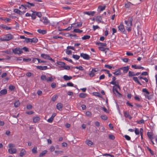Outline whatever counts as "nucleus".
Here are the masks:
<instances>
[{
  "mask_svg": "<svg viewBox=\"0 0 157 157\" xmlns=\"http://www.w3.org/2000/svg\"><path fill=\"white\" fill-rule=\"evenodd\" d=\"M147 135L149 139H153V137L152 136L153 134L152 132H147Z\"/></svg>",
  "mask_w": 157,
  "mask_h": 157,
  "instance_id": "nucleus-17",
  "label": "nucleus"
},
{
  "mask_svg": "<svg viewBox=\"0 0 157 157\" xmlns=\"http://www.w3.org/2000/svg\"><path fill=\"white\" fill-rule=\"evenodd\" d=\"M95 12L94 11H85L83 12L84 14H86L88 15L93 16L94 15Z\"/></svg>",
  "mask_w": 157,
  "mask_h": 157,
  "instance_id": "nucleus-9",
  "label": "nucleus"
},
{
  "mask_svg": "<svg viewBox=\"0 0 157 157\" xmlns=\"http://www.w3.org/2000/svg\"><path fill=\"white\" fill-rule=\"evenodd\" d=\"M136 122L139 124H144V121L143 119H141L140 121H137Z\"/></svg>",
  "mask_w": 157,
  "mask_h": 157,
  "instance_id": "nucleus-46",
  "label": "nucleus"
},
{
  "mask_svg": "<svg viewBox=\"0 0 157 157\" xmlns=\"http://www.w3.org/2000/svg\"><path fill=\"white\" fill-rule=\"evenodd\" d=\"M47 81L48 82H51L53 80V78L52 76L47 78Z\"/></svg>",
  "mask_w": 157,
  "mask_h": 157,
  "instance_id": "nucleus-45",
  "label": "nucleus"
},
{
  "mask_svg": "<svg viewBox=\"0 0 157 157\" xmlns=\"http://www.w3.org/2000/svg\"><path fill=\"white\" fill-rule=\"evenodd\" d=\"M31 11L33 13H35L36 16L39 17H40L42 16V14L41 12H37L35 11L31 10Z\"/></svg>",
  "mask_w": 157,
  "mask_h": 157,
  "instance_id": "nucleus-20",
  "label": "nucleus"
},
{
  "mask_svg": "<svg viewBox=\"0 0 157 157\" xmlns=\"http://www.w3.org/2000/svg\"><path fill=\"white\" fill-rule=\"evenodd\" d=\"M120 70H123V72L124 73H127L129 69L128 66L120 68Z\"/></svg>",
  "mask_w": 157,
  "mask_h": 157,
  "instance_id": "nucleus-10",
  "label": "nucleus"
},
{
  "mask_svg": "<svg viewBox=\"0 0 157 157\" xmlns=\"http://www.w3.org/2000/svg\"><path fill=\"white\" fill-rule=\"evenodd\" d=\"M118 30L123 33L124 34H125V31L124 27V26L122 24H121L118 26Z\"/></svg>",
  "mask_w": 157,
  "mask_h": 157,
  "instance_id": "nucleus-3",
  "label": "nucleus"
},
{
  "mask_svg": "<svg viewBox=\"0 0 157 157\" xmlns=\"http://www.w3.org/2000/svg\"><path fill=\"white\" fill-rule=\"evenodd\" d=\"M14 12L18 14H19L20 15H22V12L21 11L17 9H15L14 10Z\"/></svg>",
  "mask_w": 157,
  "mask_h": 157,
  "instance_id": "nucleus-25",
  "label": "nucleus"
},
{
  "mask_svg": "<svg viewBox=\"0 0 157 157\" xmlns=\"http://www.w3.org/2000/svg\"><path fill=\"white\" fill-rule=\"evenodd\" d=\"M57 97H58V96L56 95L53 96L52 97V101H56V100Z\"/></svg>",
  "mask_w": 157,
  "mask_h": 157,
  "instance_id": "nucleus-60",
  "label": "nucleus"
},
{
  "mask_svg": "<svg viewBox=\"0 0 157 157\" xmlns=\"http://www.w3.org/2000/svg\"><path fill=\"white\" fill-rule=\"evenodd\" d=\"M133 20V17H129L128 20L127 21H128L130 22V24L129 25V26H132V21Z\"/></svg>",
  "mask_w": 157,
  "mask_h": 157,
  "instance_id": "nucleus-22",
  "label": "nucleus"
},
{
  "mask_svg": "<svg viewBox=\"0 0 157 157\" xmlns=\"http://www.w3.org/2000/svg\"><path fill=\"white\" fill-rule=\"evenodd\" d=\"M56 86V83L55 82H53L51 84V87L53 88H55Z\"/></svg>",
  "mask_w": 157,
  "mask_h": 157,
  "instance_id": "nucleus-61",
  "label": "nucleus"
},
{
  "mask_svg": "<svg viewBox=\"0 0 157 157\" xmlns=\"http://www.w3.org/2000/svg\"><path fill=\"white\" fill-rule=\"evenodd\" d=\"M113 74L116 75H121V71L120 68L118 69L116 71L113 73Z\"/></svg>",
  "mask_w": 157,
  "mask_h": 157,
  "instance_id": "nucleus-24",
  "label": "nucleus"
},
{
  "mask_svg": "<svg viewBox=\"0 0 157 157\" xmlns=\"http://www.w3.org/2000/svg\"><path fill=\"white\" fill-rule=\"evenodd\" d=\"M31 17L32 19L34 20L36 18V15L35 13H33L31 15Z\"/></svg>",
  "mask_w": 157,
  "mask_h": 157,
  "instance_id": "nucleus-47",
  "label": "nucleus"
},
{
  "mask_svg": "<svg viewBox=\"0 0 157 157\" xmlns=\"http://www.w3.org/2000/svg\"><path fill=\"white\" fill-rule=\"evenodd\" d=\"M90 38V36L89 35H85L82 38L83 40H85L89 39Z\"/></svg>",
  "mask_w": 157,
  "mask_h": 157,
  "instance_id": "nucleus-35",
  "label": "nucleus"
},
{
  "mask_svg": "<svg viewBox=\"0 0 157 157\" xmlns=\"http://www.w3.org/2000/svg\"><path fill=\"white\" fill-rule=\"evenodd\" d=\"M9 88L10 90L12 91L14 90L15 87L14 86L11 85L9 86Z\"/></svg>",
  "mask_w": 157,
  "mask_h": 157,
  "instance_id": "nucleus-51",
  "label": "nucleus"
},
{
  "mask_svg": "<svg viewBox=\"0 0 157 157\" xmlns=\"http://www.w3.org/2000/svg\"><path fill=\"white\" fill-rule=\"evenodd\" d=\"M37 69H40L41 70H45L48 69L47 66H38L36 67Z\"/></svg>",
  "mask_w": 157,
  "mask_h": 157,
  "instance_id": "nucleus-6",
  "label": "nucleus"
},
{
  "mask_svg": "<svg viewBox=\"0 0 157 157\" xmlns=\"http://www.w3.org/2000/svg\"><path fill=\"white\" fill-rule=\"evenodd\" d=\"M72 77L71 76H68L67 75H65L63 77V79L66 81L69 80L72 78Z\"/></svg>",
  "mask_w": 157,
  "mask_h": 157,
  "instance_id": "nucleus-18",
  "label": "nucleus"
},
{
  "mask_svg": "<svg viewBox=\"0 0 157 157\" xmlns=\"http://www.w3.org/2000/svg\"><path fill=\"white\" fill-rule=\"evenodd\" d=\"M63 67L64 68V69L67 70H69L70 68V67L69 66H66L65 65L64 66H62L61 67Z\"/></svg>",
  "mask_w": 157,
  "mask_h": 157,
  "instance_id": "nucleus-53",
  "label": "nucleus"
},
{
  "mask_svg": "<svg viewBox=\"0 0 157 157\" xmlns=\"http://www.w3.org/2000/svg\"><path fill=\"white\" fill-rule=\"evenodd\" d=\"M37 31L39 33L42 34H45L46 33L47 31L45 30H42L41 29H39L37 30Z\"/></svg>",
  "mask_w": 157,
  "mask_h": 157,
  "instance_id": "nucleus-19",
  "label": "nucleus"
},
{
  "mask_svg": "<svg viewBox=\"0 0 157 157\" xmlns=\"http://www.w3.org/2000/svg\"><path fill=\"white\" fill-rule=\"evenodd\" d=\"M37 147H34L33 148L32 150V152L34 154H36L37 153Z\"/></svg>",
  "mask_w": 157,
  "mask_h": 157,
  "instance_id": "nucleus-34",
  "label": "nucleus"
},
{
  "mask_svg": "<svg viewBox=\"0 0 157 157\" xmlns=\"http://www.w3.org/2000/svg\"><path fill=\"white\" fill-rule=\"evenodd\" d=\"M135 132L136 135H138L140 134V131L139 129L136 128H135Z\"/></svg>",
  "mask_w": 157,
  "mask_h": 157,
  "instance_id": "nucleus-54",
  "label": "nucleus"
},
{
  "mask_svg": "<svg viewBox=\"0 0 157 157\" xmlns=\"http://www.w3.org/2000/svg\"><path fill=\"white\" fill-rule=\"evenodd\" d=\"M13 52L15 54L20 55L23 53L22 49L19 47H16L12 49Z\"/></svg>",
  "mask_w": 157,
  "mask_h": 157,
  "instance_id": "nucleus-1",
  "label": "nucleus"
},
{
  "mask_svg": "<svg viewBox=\"0 0 157 157\" xmlns=\"http://www.w3.org/2000/svg\"><path fill=\"white\" fill-rule=\"evenodd\" d=\"M86 144L89 146H91L93 144L92 142L90 140H87L86 141Z\"/></svg>",
  "mask_w": 157,
  "mask_h": 157,
  "instance_id": "nucleus-39",
  "label": "nucleus"
},
{
  "mask_svg": "<svg viewBox=\"0 0 157 157\" xmlns=\"http://www.w3.org/2000/svg\"><path fill=\"white\" fill-rule=\"evenodd\" d=\"M142 91L144 93V94L145 97H146V96H147V95H148L150 94V93L146 88L143 89Z\"/></svg>",
  "mask_w": 157,
  "mask_h": 157,
  "instance_id": "nucleus-13",
  "label": "nucleus"
},
{
  "mask_svg": "<svg viewBox=\"0 0 157 157\" xmlns=\"http://www.w3.org/2000/svg\"><path fill=\"white\" fill-rule=\"evenodd\" d=\"M132 67L134 68L135 69H144V68L140 66H137L136 65H132Z\"/></svg>",
  "mask_w": 157,
  "mask_h": 157,
  "instance_id": "nucleus-14",
  "label": "nucleus"
},
{
  "mask_svg": "<svg viewBox=\"0 0 157 157\" xmlns=\"http://www.w3.org/2000/svg\"><path fill=\"white\" fill-rule=\"evenodd\" d=\"M115 137L114 136L112 135H109V138L110 139L113 140L115 139Z\"/></svg>",
  "mask_w": 157,
  "mask_h": 157,
  "instance_id": "nucleus-56",
  "label": "nucleus"
},
{
  "mask_svg": "<svg viewBox=\"0 0 157 157\" xmlns=\"http://www.w3.org/2000/svg\"><path fill=\"white\" fill-rule=\"evenodd\" d=\"M41 21H42L43 23L46 25L48 24V23H49V21L46 18V17L45 18H44L43 19L40 20Z\"/></svg>",
  "mask_w": 157,
  "mask_h": 157,
  "instance_id": "nucleus-15",
  "label": "nucleus"
},
{
  "mask_svg": "<svg viewBox=\"0 0 157 157\" xmlns=\"http://www.w3.org/2000/svg\"><path fill=\"white\" fill-rule=\"evenodd\" d=\"M30 42L31 43H36L38 41V39L36 37H34L33 38L31 39Z\"/></svg>",
  "mask_w": 157,
  "mask_h": 157,
  "instance_id": "nucleus-28",
  "label": "nucleus"
},
{
  "mask_svg": "<svg viewBox=\"0 0 157 157\" xmlns=\"http://www.w3.org/2000/svg\"><path fill=\"white\" fill-rule=\"evenodd\" d=\"M67 86H74V84L71 82H69L67 83Z\"/></svg>",
  "mask_w": 157,
  "mask_h": 157,
  "instance_id": "nucleus-63",
  "label": "nucleus"
},
{
  "mask_svg": "<svg viewBox=\"0 0 157 157\" xmlns=\"http://www.w3.org/2000/svg\"><path fill=\"white\" fill-rule=\"evenodd\" d=\"M21 49H22V50H23L25 52H29V48L26 47H24L23 48H21Z\"/></svg>",
  "mask_w": 157,
  "mask_h": 157,
  "instance_id": "nucleus-42",
  "label": "nucleus"
},
{
  "mask_svg": "<svg viewBox=\"0 0 157 157\" xmlns=\"http://www.w3.org/2000/svg\"><path fill=\"white\" fill-rule=\"evenodd\" d=\"M47 152V151L46 150L43 151L39 155V157L43 156L46 154Z\"/></svg>",
  "mask_w": 157,
  "mask_h": 157,
  "instance_id": "nucleus-29",
  "label": "nucleus"
},
{
  "mask_svg": "<svg viewBox=\"0 0 157 157\" xmlns=\"http://www.w3.org/2000/svg\"><path fill=\"white\" fill-rule=\"evenodd\" d=\"M41 56L43 58L48 59V58L49 57V55L48 54L42 53L41 55Z\"/></svg>",
  "mask_w": 157,
  "mask_h": 157,
  "instance_id": "nucleus-23",
  "label": "nucleus"
},
{
  "mask_svg": "<svg viewBox=\"0 0 157 157\" xmlns=\"http://www.w3.org/2000/svg\"><path fill=\"white\" fill-rule=\"evenodd\" d=\"M26 153V151L25 149H22L20 151V156L21 157H22L25 155Z\"/></svg>",
  "mask_w": 157,
  "mask_h": 157,
  "instance_id": "nucleus-16",
  "label": "nucleus"
},
{
  "mask_svg": "<svg viewBox=\"0 0 157 157\" xmlns=\"http://www.w3.org/2000/svg\"><path fill=\"white\" fill-rule=\"evenodd\" d=\"M73 32L76 33H81L82 32V30H80L79 29H75L74 30Z\"/></svg>",
  "mask_w": 157,
  "mask_h": 157,
  "instance_id": "nucleus-38",
  "label": "nucleus"
},
{
  "mask_svg": "<svg viewBox=\"0 0 157 157\" xmlns=\"http://www.w3.org/2000/svg\"><path fill=\"white\" fill-rule=\"evenodd\" d=\"M7 93V90L6 89H3L0 91V96L6 94Z\"/></svg>",
  "mask_w": 157,
  "mask_h": 157,
  "instance_id": "nucleus-11",
  "label": "nucleus"
},
{
  "mask_svg": "<svg viewBox=\"0 0 157 157\" xmlns=\"http://www.w3.org/2000/svg\"><path fill=\"white\" fill-rule=\"evenodd\" d=\"M116 79V78L115 77L113 76V78H112V81L110 82V84H115L116 83H118V82L116 81H115V80Z\"/></svg>",
  "mask_w": 157,
  "mask_h": 157,
  "instance_id": "nucleus-27",
  "label": "nucleus"
},
{
  "mask_svg": "<svg viewBox=\"0 0 157 157\" xmlns=\"http://www.w3.org/2000/svg\"><path fill=\"white\" fill-rule=\"evenodd\" d=\"M75 68H76L78 69L79 70H80L81 71L84 70L83 67L82 66H78V67H76Z\"/></svg>",
  "mask_w": 157,
  "mask_h": 157,
  "instance_id": "nucleus-57",
  "label": "nucleus"
},
{
  "mask_svg": "<svg viewBox=\"0 0 157 157\" xmlns=\"http://www.w3.org/2000/svg\"><path fill=\"white\" fill-rule=\"evenodd\" d=\"M86 115L89 117H91V113L90 111H88L86 112Z\"/></svg>",
  "mask_w": 157,
  "mask_h": 157,
  "instance_id": "nucleus-48",
  "label": "nucleus"
},
{
  "mask_svg": "<svg viewBox=\"0 0 157 157\" xmlns=\"http://www.w3.org/2000/svg\"><path fill=\"white\" fill-rule=\"evenodd\" d=\"M133 80L136 82H137L138 84L141 85V84L140 83V81L138 80V78L136 77H133Z\"/></svg>",
  "mask_w": 157,
  "mask_h": 157,
  "instance_id": "nucleus-30",
  "label": "nucleus"
},
{
  "mask_svg": "<svg viewBox=\"0 0 157 157\" xmlns=\"http://www.w3.org/2000/svg\"><path fill=\"white\" fill-rule=\"evenodd\" d=\"M19 115V114H18L17 116L13 115L12 116V117H13L15 118H17V119H15V120L14 121H12L13 123H12V124H14L15 123H16V122H17L18 121V119H17V117Z\"/></svg>",
  "mask_w": 157,
  "mask_h": 157,
  "instance_id": "nucleus-26",
  "label": "nucleus"
},
{
  "mask_svg": "<svg viewBox=\"0 0 157 157\" xmlns=\"http://www.w3.org/2000/svg\"><path fill=\"white\" fill-rule=\"evenodd\" d=\"M95 20L96 21L98 22V23L101 22V21L102 20L101 16H97Z\"/></svg>",
  "mask_w": 157,
  "mask_h": 157,
  "instance_id": "nucleus-21",
  "label": "nucleus"
},
{
  "mask_svg": "<svg viewBox=\"0 0 157 157\" xmlns=\"http://www.w3.org/2000/svg\"><path fill=\"white\" fill-rule=\"evenodd\" d=\"M80 56L84 59L86 60H89L90 58V57L89 55L83 53H81Z\"/></svg>",
  "mask_w": 157,
  "mask_h": 157,
  "instance_id": "nucleus-4",
  "label": "nucleus"
},
{
  "mask_svg": "<svg viewBox=\"0 0 157 157\" xmlns=\"http://www.w3.org/2000/svg\"><path fill=\"white\" fill-rule=\"evenodd\" d=\"M135 76V74H134V73L133 71H129L128 72V76L129 77H131Z\"/></svg>",
  "mask_w": 157,
  "mask_h": 157,
  "instance_id": "nucleus-41",
  "label": "nucleus"
},
{
  "mask_svg": "<svg viewBox=\"0 0 157 157\" xmlns=\"http://www.w3.org/2000/svg\"><path fill=\"white\" fill-rule=\"evenodd\" d=\"M31 59L30 58L26 59L24 58L23 59V60L26 62H28L30 61H31Z\"/></svg>",
  "mask_w": 157,
  "mask_h": 157,
  "instance_id": "nucleus-62",
  "label": "nucleus"
},
{
  "mask_svg": "<svg viewBox=\"0 0 157 157\" xmlns=\"http://www.w3.org/2000/svg\"><path fill=\"white\" fill-rule=\"evenodd\" d=\"M57 63L58 64L61 65V66H64L65 65V63L64 62L61 61H57Z\"/></svg>",
  "mask_w": 157,
  "mask_h": 157,
  "instance_id": "nucleus-36",
  "label": "nucleus"
},
{
  "mask_svg": "<svg viewBox=\"0 0 157 157\" xmlns=\"http://www.w3.org/2000/svg\"><path fill=\"white\" fill-rule=\"evenodd\" d=\"M86 96V94L84 93H81L79 94V96L80 98H84Z\"/></svg>",
  "mask_w": 157,
  "mask_h": 157,
  "instance_id": "nucleus-33",
  "label": "nucleus"
},
{
  "mask_svg": "<svg viewBox=\"0 0 157 157\" xmlns=\"http://www.w3.org/2000/svg\"><path fill=\"white\" fill-rule=\"evenodd\" d=\"M31 39L29 38H26L25 40L23 41L24 42L28 43L30 42Z\"/></svg>",
  "mask_w": 157,
  "mask_h": 157,
  "instance_id": "nucleus-44",
  "label": "nucleus"
},
{
  "mask_svg": "<svg viewBox=\"0 0 157 157\" xmlns=\"http://www.w3.org/2000/svg\"><path fill=\"white\" fill-rule=\"evenodd\" d=\"M124 116L126 118H128L129 119H131L132 117L130 116L129 112L127 111H125L124 112Z\"/></svg>",
  "mask_w": 157,
  "mask_h": 157,
  "instance_id": "nucleus-5",
  "label": "nucleus"
},
{
  "mask_svg": "<svg viewBox=\"0 0 157 157\" xmlns=\"http://www.w3.org/2000/svg\"><path fill=\"white\" fill-rule=\"evenodd\" d=\"M40 79L43 81H45L46 80L47 78L46 76L44 75H42L41 76Z\"/></svg>",
  "mask_w": 157,
  "mask_h": 157,
  "instance_id": "nucleus-40",
  "label": "nucleus"
},
{
  "mask_svg": "<svg viewBox=\"0 0 157 157\" xmlns=\"http://www.w3.org/2000/svg\"><path fill=\"white\" fill-rule=\"evenodd\" d=\"M8 152L11 154L15 153L17 152V149L16 148H9L8 150Z\"/></svg>",
  "mask_w": 157,
  "mask_h": 157,
  "instance_id": "nucleus-8",
  "label": "nucleus"
},
{
  "mask_svg": "<svg viewBox=\"0 0 157 157\" xmlns=\"http://www.w3.org/2000/svg\"><path fill=\"white\" fill-rule=\"evenodd\" d=\"M63 59H65L68 61H69L72 63H73V62L72 61V60L71 59H68V58H67V57H64L63 58Z\"/></svg>",
  "mask_w": 157,
  "mask_h": 157,
  "instance_id": "nucleus-52",
  "label": "nucleus"
},
{
  "mask_svg": "<svg viewBox=\"0 0 157 157\" xmlns=\"http://www.w3.org/2000/svg\"><path fill=\"white\" fill-rule=\"evenodd\" d=\"M101 118L103 120H106L107 119V117L106 115H101Z\"/></svg>",
  "mask_w": 157,
  "mask_h": 157,
  "instance_id": "nucleus-55",
  "label": "nucleus"
},
{
  "mask_svg": "<svg viewBox=\"0 0 157 157\" xmlns=\"http://www.w3.org/2000/svg\"><path fill=\"white\" fill-rule=\"evenodd\" d=\"M3 29H5L6 30H10L11 29V27L6 26L4 25H2L0 26Z\"/></svg>",
  "mask_w": 157,
  "mask_h": 157,
  "instance_id": "nucleus-31",
  "label": "nucleus"
},
{
  "mask_svg": "<svg viewBox=\"0 0 157 157\" xmlns=\"http://www.w3.org/2000/svg\"><path fill=\"white\" fill-rule=\"evenodd\" d=\"M20 105V102L18 100L16 101L14 103V106L16 107H18Z\"/></svg>",
  "mask_w": 157,
  "mask_h": 157,
  "instance_id": "nucleus-37",
  "label": "nucleus"
},
{
  "mask_svg": "<svg viewBox=\"0 0 157 157\" xmlns=\"http://www.w3.org/2000/svg\"><path fill=\"white\" fill-rule=\"evenodd\" d=\"M105 6H99L98 7V8L99 9V8L100 9V11H102L103 10H104L105 9Z\"/></svg>",
  "mask_w": 157,
  "mask_h": 157,
  "instance_id": "nucleus-50",
  "label": "nucleus"
},
{
  "mask_svg": "<svg viewBox=\"0 0 157 157\" xmlns=\"http://www.w3.org/2000/svg\"><path fill=\"white\" fill-rule=\"evenodd\" d=\"M98 71L97 68H95L92 69L90 72L89 73V75L90 77H93L94 75V73L95 72H97Z\"/></svg>",
  "mask_w": 157,
  "mask_h": 157,
  "instance_id": "nucleus-7",
  "label": "nucleus"
},
{
  "mask_svg": "<svg viewBox=\"0 0 157 157\" xmlns=\"http://www.w3.org/2000/svg\"><path fill=\"white\" fill-rule=\"evenodd\" d=\"M40 120V118L39 117H35L33 119V121L34 123H36L38 121H39Z\"/></svg>",
  "mask_w": 157,
  "mask_h": 157,
  "instance_id": "nucleus-32",
  "label": "nucleus"
},
{
  "mask_svg": "<svg viewBox=\"0 0 157 157\" xmlns=\"http://www.w3.org/2000/svg\"><path fill=\"white\" fill-rule=\"evenodd\" d=\"M4 40L6 41H9L13 38V36L10 34H8L4 36Z\"/></svg>",
  "mask_w": 157,
  "mask_h": 157,
  "instance_id": "nucleus-2",
  "label": "nucleus"
},
{
  "mask_svg": "<svg viewBox=\"0 0 157 157\" xmlns=\"http://www.w3.org/2000/svg\"><path fill=\"white\" fill-rule=\"evenodd\" d=\"M124 137L128 140H129L131 139V138L130 136L127 135H125L124 136Z\"/></svg>",
  "mask_w": 157,
  "mask_h": 157,
  "instance_id": "nucleus-64",
  "label": "nucleus"
},
{
  "mask_svg": "<svg viewBox=\"0 0 157 157\" xmlns=\"http://www.w3.org/2000/svg\"><path fill=\"white\" fill-rule=\"evenodd\" d=\"M15 145L13 144H8V147L10 148H13V147H15Z\"/></svg>",
  "mask_w": 157,
  "mask_h": 157,
  "instance_id": "nucleus-49",
  "label": "nucleus"
},
{
  "mask_svg": "<svg viewBox=\"0 0 157 157\" xmlns=\"http://www.w3.org/2000/svg\"><path fill=\"white\" fill-rule=\"evenodd\" d=\"M27 108L28 109H31L32 108V106L31 104H28L27 105Z\"/></svg>",
  "mask_w": 157,
  "mask_h": 157,
  "instance_id": "nucleus-58",
  "label": "nucleus"
},
{
  "mask_svg": "<svg viewBox=\"0 0 157 157\" xmlns=\"http://www.w3.org/2000/svg\"><path fill=\"white\" fill-rule=\"evenodd\" d=\"M93 30L94 31L95 30L97 29L100 28L99 27L98 25H95V26L94 25H93Z\"/></svg>",
  "mask_w": 157,
  "mask_h": 157,
  "instance_id": "nucleus-59",
  "label": "nucleus"
},
{
  "mask_svg": "<svg viewBox=\"0 0 157 157\" xmlns=\"http://www.w3.org/2000/svg\"><path fill=\"white\" fill-rule=\"evenodd\" d=\"M63 106V104L60 103H58L56 105L57 109L59 110H62Z\"/></svg>",
  "mask_w": 157,
  "mask_h": 157,
  "instance_id": "nucleus-12",
  "label": "nucleus"
},
{
  "mask_svg": "<svg viewBox=\"0 0 157 157\" xmlns=\"http://www.w3.org/2000/svg\"><path fill=\"white\" fill-rule=\"evenodd\" d=\"M72 57L76 60H78L80 58V56L76 55H73Z\"/></svg>",
  "mask_w": 157,
  "mask_h": 157,
  "instance_id": "nucleus-43",
  "label": "nucleus"
}]
</instances>
